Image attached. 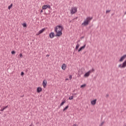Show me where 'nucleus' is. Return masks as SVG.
Wrapping results in <instances>:
<instances>
[{
  "label": "nucleus",
  "mask_w": 126,
  "mask_h": 126,
  "mask_svg": "<svg viewBox=\"0 0 126 126\" xmlns=\"http://www.w3.org/2000/svg\"><path fill=\"white\" fill-rule=\"evenodd\" d=\"M21 97H24V95H21Z\"/></svg>",
  "instance_id": "c9c22d12"
},
{
  "label": "nucleus",
  "mask_w": 126,
  "mask_h": 126,
  "mask_svg": "<svg viewBox=\"0 0 126 126\" xmlns=\"http://www.w3.org/2000/svg\"><path fill=\"white\" fill-rule=\"evenodd\" d=\"M7 108H8V105H7V106H4V107H3V109L4 110H5V109H7Z\"/></svg>",
  "instance_id": "4be33fe9"
},
{
  "label": "nucleus",
  "mask_w": 126,
  "mask_h": 126,
  "mask_svg": "<svg viewBox=\"0 0 126 126\" xmlns=\"http://www.w3.org/2000/svg\"><path fill=\"white\" fill-rule=\"evenodd\" d=\"M93 19V17H88L84 21L83 23H82V25H84V26H87L91 20Z\"/></svg>",
  "instance_id": "f03ea898"
},
{
  "label": "nucleus",
  "mask_w": 126,
  "mask_h": 126,
  "mask_svg": "<svg viewBox=\"0 0 126 126\" xmlns=\"http://www.w3.org/2000/svg\"><path fill=\"white\" fill-rule=\"evenodd\" d=\"M43 9H42L41 10V11H40V13H42V12H43Z\"/></svg>",
  "instance_id": "2f4dec72"
},
{
  "label": "nucleus",
  "mask_w": 126,
  "mask_h": 126,
  "mask_svg": "<svg viewBox=\"0 0 126 126\" xmlns=\"http://www.w3.org/2000/svg\"><path fill=\"white\" fill-rule=\"evenodd\" d=\"M40 33H39V32H38V33H36V35L38 36L39 35H40Z\"/></svg>",
  "instance_id": "c756f323"
},
{
  "label": "nucleus",
  "mask_w": 126,
  "mask_h": 126,
  "mask_svg": "<svg viewBox=\"0 0 126 126\" xmlns=\"http://www.w3.org/2000/svg\"><path fill=\"white\" fill-rule=\"evenodd\" d=\"M63 27L61 25L57 26L54 28V32L56 33L55 34V32H51L49 34V37L51 39H53L54 37H61L63 35Z\"/></svg>",
  "instance_id": "f257e3e1"
},
{
  "label": "nucleus",
  "mask_w": 126,
  "mask_h": 126,
  "mask_svg": "<svg viewBox=\"0 0 126 126\" xmlns=\"http://www.w3.org/2000/svg\"><path fill=\"white\" fill-rule=\"evenodd\" d=\"M86 86V84H83L81 86V88H84Z\"/></svg>",
  "instance_id": "f3484780"
},
{
  "label": "nucleus",
  "mask_w": 126,
  "mask_h": 126,
  "mask_svg": "<svg viewBox=\"0 0 126 126\" xmlns=\"http://www.w3.org/2000/svg\"><path fill=\"white\" fill-rule=\"evenodd\" d=\"M21 76H23V75H24V72H21Z\"/></svg>",
  "instance_id": "393cba45"
},
{
  "label": "nucleus",
  "mask_w": 126,
  "mask_h": 126,
  "mask_svg": "<svg viewBox=\"0 0 126 126\" xmlns=\"http://www.w3.org/2000/svg\"><path fill=\"white\" fill-rule=\"evenodd\" d=\"M62 68L63 70H65V68H66V65L65 64L63 63L62 66Z\"/></svg>",
  "instance_id": "f8f14e48"
},
{
  "label": "nucleus",
  "mask_w": 126,
  "mask_h": 126,
  "mask_svg": "<svg viewBox=\"0 0 126 126\" xmlns=\"http://www.w3.org/2000/svg\"><path fill=\"white\" fill-rule=\"evenodd\" d=\"M90 73H91V72L90 71L87 72V73H86L84 74L85 77H88V76H89V75H90Z\"/></svg>",
  "instance_id": "1a4fd4ad"
},
{
  "label": "nucleus",
  "mask_w": 126,
  "mask_h": 126,
  "mask_svg": "<svg viewBox=\"0 0 126 126\" xmlns=\"http://www.w3.org/2000/svg\"><path fill=\"white\" fill-rule=\"evenodd\" d=\"M71 14H74L76 12H77V7H72V9L70 11Z\"/></svg>",
  "instance_id": "20e7f679"
},
{
  "label": "nucleus",
  "mask_w": 126,
  "mask_h": 126,
  "mask_svg": "<svg viewBox=\"0 0 126 126\" xmlns=\"http://www.w3.org/2000/svg\"><path fill=\"white\" fill-rule=\"evenodd\" d=\"M69 106L68 105L66 106L63 109V112H64V111H66L68 109V107Z\"/></svg>",
  "instance_id": "2eb2a0df"
},
{
  "label": "nucleus",
  "mask_w": 126,
  "mask_h": 126,
  "mask_svg": "<svg viewBox=\"0 0 126 126\" xmlns=\"http://www.w3.org/2000/svg\"><path fill=\"white\" fill-rule=\"evenodd\" d=\"M78 48H79V44L77 43L76 46L75 50H78Z\"/></svg>",
  "instance_id": "dca6fc26"
},
{
  "label": "nucleus",
  "mask_w": 126,
  "mask_h": 126,
  "mask_svg": "<svg viewBox=\"0 0 126 126\" xmlns=\"http://www.w3.org/2000/svg\"><path fill=\"white\" fill-rule=\"evenodd\" d=\"M13 5L12 4V3H11L9 6H8V9L9 10V9H10V8H11V7H12V6H13Z\"/></svg>",
  "instance_id": "a211bd4d"
},
{
  "label": "nucleus",
  "mask_w": 126,
  "mask_h": 126,
  "mask_svg": "<svg viewBox=\"0 0 126 126\" xmlns=\"http://www.w3.org/2000/svg\"><path fill=\"white\" fill-rule=\"evenodd\" d=\"M46 57H50V55L47 54V55H46Z\"/></svg>",
  "instance_id": "72a5a7b5"
},
{
  "label": "nucleus",
  "mask_w": 126,
  "mask_h": 126,
  "mask_svg": "<svg viewBox=\"0 0 126 126\" xmlns=\"http://www.w3.org/2000/svg\"><path fill=\"white\" fill-rule=\"evenodd\" d=\"M36 92H37V93H40V92H42V88L37 87V88L36 89Z\"/></svg>",
  "instance_id": "9d476101"
},
{
  "label": "nucleus",
  "mask_w": 126,
  "mask_h": 126,
  "mask_svg": "<svg viewBox=\"0 0 126 126\" xmlns=\"http://www.w3.org/2000/svg\"><path fill=\"white\" fill-rule=\"evenodd\" d=\"M86 52H84V54H85Z\"/></svg>",
  "instance_id": "ea45409f"
},
{
  "label": "nucleus",
  "mask_w": 126,
  "mask_h": 126,
  "mask_svg": "<svg viewBox=\"0 0 126 126\" xmlns=\"http://www.w3.org/2000/svg\"><path fill=\"white\" fill-rule=\"evenodd\" d=\"M109 97V95H106V97Z\"/></svg>",
  "instance_id": "f704fd0d"
},
{
  "label": "nucleus",
  "mask_w": 126,
  "mask_h": 126,
  "mask_svg": "<svg viewBox=\"0 0 126 126\" xmlns=\"http://www.w3.org/2000/svg\"><path fill=\"white\" fill-rule=\"evenodd\" d=\"M46 30L45 28L42 29L41 30H40L38 32H39V34H42Z\"/></svg>",
  "instance_id": "ddd939ff"
},
{
  "label": "nucleus",
  "mask_w": 126,
  "mask_h": 126,
  "mask_svg": "<svg viewBox=\"0 0 126 126\" xmlns=\"http://www.w3.org/2000/svg\"><path fill=\"white\" fill-rule=\"evenodd\" d=\"M126 67V60L124 62V63L122 64H120L118 65V67L120 68H125Z\"/></svg>",
  "instance_id": "7ed1b4c3"
},
{
  "label": "nucleus",
  "mask_w": 126,
  "mask_h": 126,
  "mask_svg": "<svg viewBox=\"0 0 126 126\" xmlns=\"http://www.w3.org/2000/svg\"><path fill=\"white\" fill-rule=\"evenodd\" d=\"M89 71H90L91 73L92 72H94V71H95V69H94V68H92V69L89 70Z\"/></svg>",
  "instance_id": "aec40b11"
},
{
  "label": "nucleus",
  "mask_w": 126,
  "mask_h": 126,
  "mask_svg": "<svg viewBox=\"0 0 126 126\" xmlns=\"http://www.w3.org/2000/svg\"><path fill=\"white\" fill-rule=\"evenodd\" d=\"M66 102L65 99H64L63 101L60 104V107H62V106H63V105Z\"/></svg>",
  "instance_id": "4468645a"
},
{
  "label": "nucleus",
  "mask_w": 126,
  "mask_h": 126,
  "mask_svg": "<svg viewBox=\"0 0 126 126\" xmlns=\"http://www.w3.org/2000/svg\"><path fill=\"white\" fill-rule=\"evenodd\" d=\"M123 56H124V57L126 59V54L123 55Z\"/></svg>",
  "instance_id": "7c9ffc66"
},
{
  "label": "nucleus",
  "mask_w": 126,
  "mask_h": 126,
  "mask_svg": "<svg viewBox=\"0 0 126 126\" xmlns=\"http://www.w3.org/2000/svg\"><path fill=\"white\" fill-rule=\"evenodd\" d=\"M81 39H84V36H82V37H81Z\"/></svg>",
  "instance_id": "473e14b6"
},
{
  "label": "nucleus",
  "mask_w": 126,
  "mask_h": 126,
  "mask_svg": "<svg viewBox=\"0 0 126 126\" xmlns=\"http://www.w3.org/2000/svg\"><path fill=\"white\" fill-rule=\"evenodd\" d=\"M85 47H86V44H85L84 46L81 47L78 50V52H81L82 50H84L85 49Z\"/></svg>",
  "instance_id": "0eeeda50"
},
{
  "label": "nucleus",
  "mask_w": 126,
  "mask_h": 126,
  "mask_svg": "<svg viewBox=\"0 0 126 126\" xmlns=\"http://www.w3.org/2000/svg\"><path fill=\"white\" fill-rule=\"evenodd\" d=\"M12 55H15V51H11Z\"/></svg>",
  "instance_id": "b1692460"
},
{
  "label": "nucleus",
  "mask_w": 126,
  "mask_h": 126,
  "mask_svg": "<svg viewBox=\"0 0 126 126\" xmlns=\"http://www.w3.org/2000/svg\"><path fill=\"white\" fill-rule=\"evenodd\" d=\"M23 27H27V24H26V23H24L23 24Z\"/></svg>",
  "instance_id": "6ab92c4d"
},
{
  "label": "nucleus",
  "mask_w": 126,
  "mask_h": 126,
  "mask_svg": "<svg viewBox=\"0 0 126 126\" xmlns=\"http://www.w3.org/2000/svg\"><path fill=\"white\" fill-rule=\"evenodd\" d=\"M42 85H43L44 88H46V87H47V80H44L43 81Z\"/></svg>",
  "instance_id": "6e6552de"
},
{
  "label": "nucleus",
  "mask_w": 126,
  "mask_h": 126,
  "mask_svg": "<svg viewBox=\"0 0 126 126\" xmlns=\"http://www.w3.org/2000/svg\"><path fill=\"white\" fill-rule=\"evenodd\" d=\"M109 12H111V10H107L106 11V13H109Z\"/></svg>",
  "instance_id": "5701e85b"
},
{
  "label": "nucleus",
  "mask_w": 126,
  "mask_h": 126,
  "mask_svg": "<svg viewBox=\"0 0 126 126\" xmlns=\"http://www.w3.org/2000/svg\"><path fill=\"white\" fill-rule=\"evenodd\" d=\"M66 80H68V79H66Z\"/></svg>",
  "instance_id": "4c0bfd02"
},
{
  "label": "nucleus",
  "mask_w": 126,
  "mask_h": 126,
  "mask_svg": "<svg viewBox=\"0 0 126 126\" xmlns=\"http://www.w3.org/2000/svg\"><path fill=\"white\" fill-rule=\"evenodd\" d=\"M125 59L126 58L124 57V56H123L121 57L120 60H119V62L120 63H122V62H124V60H125Z\"/></svg>",
  "instance_id": "9b49d317"
},
{
  "label": "nucleus",
  "mask_w": 126,
  "mask_h": 126,
  "mask_svg": "<svg viewBox=\"0 0 126 126\" xmlns=\"http://www.w3.org/2000/svg\"><path fill=\"white\" fill-rule=\"evenodd\" d=\"M96 102H97V99H94L92 100L91 103V104L93 105V106H94V105H96Z\"/></svg>",
  "instance_id": "423d86ee"
},
{
  "label": "nucleus",
  "mask_w": 126,
  "mask_h": 126,
  "mask_svg": "<svg viewBox=\"0 0 126 126\" xmlns=\"http://www.w3.org/2000/svg\"><path fill=\"white\" fill-rule=\"evenodd\" d=\"M1 112H3L4 111V109L3 108L1 109L0 110Z\"/></svg>",
  "instance_id": "c85d7f7f"
},
{
  "label": "nucleus",
  "mask_w": 126,
  "mask_h": 126,
  "mask_svg": "<svg viewBox=\"0 0 126 126\" xmlns=\"http://www.w3.org/2000/svg\"><path fill=\"white\" fill-rule=\"evenodd\" d=\"M78 42H79V40L77 41V43H78Z\"/></svg>",
  "instance_id": "58836bf2"
},
{
  "label": "nucleus",
  "mask_w": 126,
  "mask_h": 126,
  "mask_svg": "<svg viewBox=\"0 0 126 126\" xmlns=\"http://www.w3.org/2000/svg\"><path fill=\"white\" fill-rule=\"evenodd\" d=\"M114 14H115V13L112 14L111 15L112 16H113V15H114Z\"/></svg>",
  "instance_id": "e433bc0d"
},
{
  "label": "nucleus",
  "mask_w": 126,
  "mask_h": 126,
  "mask_svg": "<svg viewBox=\"0 0 126 126\" xmlns=\"http://www.w3.org/2000/svg\"><path fill=\"white\" fill-rule=\"evenodd\" d=\"M69 100H72V99H73V95H72L70 97H69Z\"/></svg>",
  "instance_id": "412c9836"
},
{
  "label": "nucleus",
  "mask_w": 126,
  "mask_h": 126,
  "mask_svg": "<svg viewBox=\"0 0 126 126\" xmlns=\"http://www.w3.org/2000/svg\"><path fill=\"white\" fill-rule=\"evenodd\" d=\"M20 58H22V57H23V55L21 53L20 54Z\"/></svg>",
  "instance_id": "cd10ccee"
},
{
  "label": "nucleus",
  "mask_w": 126,
  "mask_h": 126,
  "mask_svg": "<svg viewBox=\"0 0 126 126\" xmlns=\"http://www.w3.org/2000/svg\"><path fill=\"white\" fill-rule=\"evenodd\" d=\"M47 8H51V6L50 5H44L42 7V9L43 10L47 9Z\"/></svg>",
  "instance_id": "39448f33"
},
{
  "label": "nucleus",
  "mask_w": 126,
  "mask_h": 126,
  "mask_svg": "<svg viewBox=\"0 0 126 126\" xmlns=\"http://www.w3.org/2000/svg\"><path fill=\"white\" fill-rule=\"evenodd\" d=\"M103 124H105L104 122H102L101 124L99 125V126H102Z\"/></svg>",
  "instance_id": "a878e982"
},
{
  "label": "nucleus",
  "mask_w": 126,
  "mask_h": 126,
  "mask_svg": "<svg viewBox=\"0 0 126 126\" xmlns=\"http://www.w3.org/2000/svg\"><path fill=\"white\" fill-rule=\"evenodd\" d=\"M69 78V79H71V78H72V76L71 75H70Z\"/></svg>",
  "instance_id": "bb28decb"
}]
</instances>
